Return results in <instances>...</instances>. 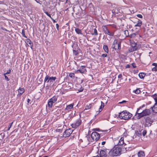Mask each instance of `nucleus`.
<instances>
[{
	"label": "nucleus",
	"mask_w": 157,
	"mask_h": 157,
	"mask_svg": "<svg viewBox=\"0 0 157 157\" xmlns=\"http://www.w3.org/2000/svg\"><path fill=\"white\" fill-rule=\"evenodd\" d=\"M100 157H106L107 156L106 151L104 150L100 151Z\"/></svg>",
	"instance_id": "obj_15"
},
{
	"label": "nucleus",
	"mask_w": 157,
	"mask_h": 157,
	"mask_svg": "<svg viewBox=\"0 0 157 157\" xmlns=\"http://www.w3.org/2000/svg\"><path fill=\"white\" fill-rule=\"evenodd\" d=\"M86 71V69H85V66H81L80 69L77 70L76 72L78 73V72L81 73H84Z\"/></svg>",
	"instance_id": "obj_13"
},
{
	"label": "nucleus",
	"mask_w": 157,
	"mask_h": 157,
	"mask_svg": "<svg viewBox=\"0 0 157 157\" xmlns=\"http://www.w3.org/2000/svg\"><path fill=\"white\" fill-rule=\"evenodd\" d=\"M4 75L5 76V79L7 80V81H9V79L8 78L6 75V74H4Z\"/></svg>",
	"instance_id": "obj_40"
},
{
	"label": "nucleus",
	"mask_w": 157,
	"mask_h": 157,
	"mask_svg": "<svg viewBox=\"0 0 157 157\" xmlns=\"http://www.w3.org/2000/svg\"><path fill=\"white\" fill-rule=\"evenodd\" d=\"M56 79V77H50L48 75H47L45 78L44 82H53V81L55 80Z\"/></svg>",
	"instance_id": "obj_9"
},
{
	"label": "nucleus",
	"mask_w": 157,
	"mask_h": 157,
	"mask_svg": "<svg viewBox=\"0 0 157 157\" xmlns=\"http://www.w3.org/2000/svg\"><path fill=\"white\" fill-rule=\"evenodd\" d=\"M132 66L133 67V68H135L136 67V66L135 65V63H132Z\"/></svg>",
	"instance_id": "obj_47"
},
{
	"label": "nucleus",
	"mask_w": 157,
	"mask_h": 157,
	"mask_svg": "<svg viewBox=\"0 0 157 157\" xmlns=\"http://www.w3.org/2000/svg\"><path fill=\"white\" fill-rule=\"evenodd\" d=\"M137 16L139 18H142L143 17V16L142 15L140 14H138L137 15Z\"/></svg>",
	"instance_id": "obj_44"
},
{
	"label": "nucleus",
	"mask_w": 157,
	"mask_h": 157,
	"mask_svg": "<svg viewBox=\"0 0 157 157\" xmlns=\"http://www.w3.org/2000/svg\"><path fill=\"white\" fill-rule=\"evenodd\" d=\"M72 130L71 129L69 128L66 130L64 132L63 134L61 137H68L72 133Z\"/></svg>",
	"instance_id": "obj_8"
},
{
	"label": "nucleus",
	"mask_w": 157,
	"mask_h": 157,
	"mask_svg": "<svg viewBox=\"0 0 157 157\" xmlns=\"http://www.w3.org/2000/svg\"><path fill=\"white\" fill-rule=\"evenodd\" d=\"M133 92L136 94H139L140 92V90L139 89H137L135 90H134Z\"/></svg>",
	"instance_id": "obj_33"
},
{
	"label": "nucleus",
	"mask_w": 157,
	"mask_h": 157,
	"mask_svg": "<svg viewBox=\"0 0 157 157\" xmlns=\"http://www.w3.org/2000/svg\"><path fill=\"white\" fill-rule=\"evenodd\" d=\"M143 117L149 115L151 113L150 110L148 109H145L143 110L142 112H140Z\"/></svg>",
	"instance_id": "obj_12"
},
{
	"label": "nucleus",
	"mask_w": 157,
	"mask_h": 157,
	"mask_svg": "<svg viewBox=\"0 0 157 157\" xmlns=\"http://www.w3.org/2000/svg\"><path fill=\"white\" fill-rule=\"evenodd\" d=\"M122 77V75L121 74H119L118 76V78H121Z\"/></svg>",
	"instance_id": "obj_50"
},
{
	"label": "nucleus",
	"mask_w": 157,
	"mask_h": 157,
	"mask_svg": "<svg viewBox=\"0 0 157 157\" xmlns=\"http://www.w3.org/2000/svg\"><path fill=\"white\" fill-rule=\"evenodd\" d=\"M120 154L122 153H125L127 150H128V149L126 147H122L121 148H120Z\"/></svg>",
	"instance_id": "obj_17"
},
{
	"label": "nucleus",
	"mask_w": 157,
	"mask_h": 157,
	"mask_svg": "<svg viewBox=\"0 0 157 157\" xmlns=\"http://www.w3.org/2000/svg\"><path fill=\"white\" fill-rule=\"evenodd\" d=\"M149 117H147L146 119L145 124L147 126H150L151 125L152 122L151 121H149Z\"/></svg>",
	"instance_id": "obj_16"
},
{
	"label": "nucleus",
	"mask_w": 157,
	"mask_h": 157,
	"mask_svg": "<svg viewBox=\"0 0 157 157\" xmlns=\"http://www.w3.org/2000/svg\"><path fill=\"white\" fill-rule=\"evenodd\" d=\"M136 34L135 33H132L129 35L128 36L130 37L131 38H132L135 37Z\"/></svg>",
	"instance_id": "obj_35"
},
{
	"label": "nucleus",
	"mask_w": 157,
	"mask_h": 157,
	"mask_svg": "<svg viewBox=\"0 0 157 157\" xmlns=\"http://www.w3.org/2000/svg\"><path fill=\"white\" fill-rule=\"evenodd\" d=\"M10 70L9 71H7L6 73V74H9L10 73Z\"/></svg>",
	"instance_id": "obj_52"
},
{
	"label": "nucleus",
	"mask_w": 157,
	"mask_h": 157,
	"mask_svg": "<svg viewBox=\"0 0 157 157\" xmlns=\"http://www.w3.org/2000/svg\"><path fill=\"white\" fill-rule=\"evenodd\" d=\"M137 49V47H133L131 46L129 49V51L130 52H131L134 51H136Z\"/></svg>",
	"instance_id": "obj_27"
},
{
	"label": "nucleus",
	"mask_w": 157,
	"mask_h": 157,
	"mask_svg": "<svg viewBox=\"0 0 157 157\" xmlns=\"http://www.w3.org/2000/svg\"><path fill=\"white\" fill-rule=\"evenodd\" d=\"M60 137V138H62V137Z\"/></svg>",
	"instance_id": "obj_56"
},
{
	"label": "nucleus",
	"mask_w": 157,
	"mask_h": 157,
	"mask_svg": "<svg viewBox=\"0 0 157 157\" xmlns=\"http://www.w3.org/2000/svg\"><path fill=\"white\" fill-rule=\"evenodd\" d=\"M139 77L140 78H143L144 77L145 75L143 73H140L139 74Z\"/></svg>",
	"instance_id": "obj_31"
},
{
	"label": "nucleus",
	"mask_w": 157,
	"mask_h": 157,
	"mask_svg": "<svg viewBox=\"0 0 157 157\" xmlns=\"http://www.w3.org/2000/svg\"><path fill=\"white\" fill-rule=\"evenodd\" d=\"M58 97L54 96L48 100V105H46V109L47 111L49 112L53 110V104L57 101Z\"/></svg>",
	"instance_id": "obj_1"
},
{
	"label": "nucleus",
	"mask_w": 157,
	"mask_h": 157,
	"mask_svg": "<svg viewBox=\"0 0 157 157\" xmlns=\"http://www.w3.org/2000/svg\"><path fill=\"white\" fill-rule=\"evenodd\" d=\"M73 105H74L73 103L71 104H70V105H67L65 108V109L67 110H68L69 109H72L73 108Z\"/></svg>",
	"instance_id": "obj_20"
},
{
	"label": "nucleus",
	"mask_w": 157,
	"mask_h": 157,
	"mask_svg": "<svg viewBox=\"0 0 157 157\" xmlns=\"http://www.w3.org/2000/svg\"><path fill=\"white\" fill-rule=\"evenodd\" d=\"M56 27H57V29L58 30L59 29V25H58V24H56Z\"/></svg>",
	"instance_id": "obj_51"
},
{
	"label": "nucleus",
	"mask_w": 157,
	"mask_h": 157,
	"mask_svg": "<svg viewBox=\"0 0 157 157\" xmlns=\"http://www.w3.org/2000/svg\"><path fill=\"white\" fill-rule=\"evenodd\" d=\"M142 24V22L140 20H138L137 24L135 25V26H138L140 27Z\"/></svg>",
	"instance_id": "obj_29"
},
{
	"label": "nucleus",
	"mask_w": 157,
	"mask_h": 157,
	"mask_svg": "<svg viewBox=\"0 0 157 157\" xmlns=\"http://www.w3.org/2000/svg\"><path fill=\"white\" fill-rule=\"evenodd\" d=\"M75 31L78 34H82V31L81 29L78 28H76L75 29Z\"/></svg>",
	"instance_id": "obj_30"
},
{
	"label": "nucleus",
	"mask_w": 157,
	"mask_h": 157,
	"mask_svg": "<svg viewBox=\"0 0 157 157\" xmlns=\"http://www.w3.org/2000/svg\"><path fill=\"white\" fill-rule=\"evenodd\" d=\"M26 43H27L28 44H29V46H30L31 48H32V47L33 46V44L32 42L30 39H27L26 41Z\"/></svg>",
	"instance_id": "obj_23"
},
{
	"label": "nucleus",
	"mask_w": 157,
	"mask_h": 157,
	"mask_svg": "<svg viewBox=\"0 0 157 157\" xmlns=\"http://www.w3.org/2000/svg\"><path fill=\"white\" fill-rule=\"evenodd\" d=\"M121 42H118L117 40L115 39L114 41L113 44L112 46V48L114 49L115 50H120L121 48Z\"/></svg>",
	"instance_id": "obj_6"
},
{
	"label": "nucleus",
	"mask_w": 157,
	"mask_h": 157,
	"mask_svg": "<svg viewBox=\"0 0 157 157\" xmlns=\"http://www.w3.org/2000/svg\"><path fill=\"white\" fill-rule=\"evenodd\" d=\"M137 49V47H133L131 46L129 49V51L130 52H131L134 51H136Z\"/></svg>",
	"instance_id": "obj_26"
},
{
	"label": "nucleus",
	"mask_w": 157,
	"mask_h": 157,
	"mask_svg": "<svg viewBox=\"0 0 157 157\" xmlns=\"http://www.w3.org/2000/svg\"><path fill=\"white\" fill-rule=\"evenodd\" d=\"M132 114L126 111H123L119 113V117L122 119L128 120L131 118Z\"/></svg>",
	"instance_id": "obj_2"
},
{
	"label": "nucleus",
	"mask_w": 157,
	"mask_h": 157,
	"mask_svg": "<svg viewBox=\"0 0 157 157\" xmlns=\"http://www.w3.org/2000/svg\"><path fill=\"white\" fill-rule=\"evenodd\" d=\"M131 45L133 47H137L136 46L137 44L134 41L131 42Z\"/></svg>",
	"instance_id": "obj_32"
},
{
	"label": "nucleus",
	"mask_w": 157,
	"mask_h": 157,
	"mask_svg": "<svg viewBox=\"0 0 157 157\" xmlns=\"http://www.w3.org/2000/svg\"><path fill=\"white\" fill-rule=\"evenodd\" d=\"M138 157H144L145 156L144 153V151H140L138 153Z\"/></svg>",
	"instance_id": "obj_22"
},
{
	"label": "nucleus",
	"mask_w": 157,
	"mask_h": 157,
	"mask_svg": "<svg viewBox=\"0 0 157 157\" xmlns=\"http://www.w3.org/2000/svg\"><path fill=\"white\" fill-rule=\"evenodd\" d=\"M45 13L50 18H51V16L50 14H49L48 12H45Z\"/></svg>",
	"instance_id": "obj_45"
},
{
	"label": "nucleus",
	"mask_w": 157,
	"mask_h": 157,
	"mask_svg": "<svg viewBox=\"0 0 157 157\" xmlns=\"http://www.w3.org/2000/svg\"><path fill=\"white\" fill-rule=\"evenodd\" d=\"M21 33L23 36L25 37V38H26V37L25 35L24 31L23 30H22V31Z\"/></svg>",
	"instance_id": "obj_41"
},
{
	"label": "nucleus",
	"mask_w": 157,
	"mask_h": 157,
	"mask_svg": "<svg viewBox=\"0 0 157 157\" xmlns=\"http://www.w3.org/2000/svg\"><path fill=\"white\" fill-rule=\"evenodd\" d=\"M104 33L110 36H112L114 35V33L113 32H110L105 26L102 27Z\"/></svg>",
	"instance_id": "obj_11"
},
{
	"label": "nucleus",
	"mask_w": 157,
	"mask_h": 157,
	"mask_svg": "<svg viewBox=\"0 0 157 157\" xmlns=\"http://www.w3.org/2000/svg\"><path fill=\"white\" fill-rule=\"evenodd\" d=\"M130 67V65H129V64L127 65L125 67L126 68H129Z\"/></svg>",
	"instance_id": "obj_49"
},
{
	"label": "nucleus",
	"mask_w": 157,
	"mask_h": 157,
	"mask_svg": "<svg viewBox=\"0 0 157 157\" xmlns=\"http://www.w3.org/2000/svg\"><path fill=\"white\" fill-rule=\"evenodd\" d=\"M124 34L125 35V36H128L129 35V33L128 31V30H125L124 31Z\"/></svg>",
	"instance_id": "obj_34"
},
{
	"label": "nucleus",
	"mask_w": 157,
	"mask_h": 157,
	"mask_svg": "<svg viewBox=\"0 0 157 157\" xmlns=\"http://www.w3.org/2000/svg\"><path fill=\"white\" fill-rule=\"evenodd\" d=\"M101 105L99 108V112H101L102 111V109H103V108L104 106V103L102 101H101Z\"/></svg>",
	"instance_id": "obj_28"
},
{
	"label": "nucleus",
	"mask_w": 157,
	"mask_h": 157,
	"mask_svg": "<svg viewBox=\"0 0 157 157\" xmlns=\"http://www.w3.org/2000/svg\"><path fill=\"white\" fill-rule=\"evenodd\" d=\"M91 137L92 140H91V138L90 137L88 138L87 137V140L89 142H92L94 140H98L100 139V135L98 133L94 132L91 133Z\"/></svg>",
	"instance_id": "obj_4"
},
{
	"label": "nucleus",
	"mask_w": 157,
	"mask_h": 157,
	"mask_svg": "<svg viewBox=\"0 0 157 157\" xmlns=\"http://www.w3.org/2000/svg\"><path fill=\"white\" fill-rule=\"evenodd\" d=\"M107 56V54H102V56L103 57H106Z\"/></svg>",
	"instance_id": "obj_48"
},
{
	"label": "nucleus",
	"mask_w": 157,
	"mask_h": 157,
	"mask_svg": "<svg viewBox=\"0 0 157 157\" xmlns=\"http://www.w3.org/2000/svg\"><path fill=\"white\" fill-rule=\"evenodd\" d=\"M92 104H90L89 105H87L86 106L85 109L84 110V111L85 112L86 111L91 109L92 106Z\"/></svg>",
	"instance_id": "obj_21"
},
{
	"label": "nucleus",
	"mask_w": 157,
	"mask_h": 157,
	"mask_svg": "<svg viewBox=\"0 0 157 157\" xmlns=\"http://www.w3.org/2000/svg\"><path fill=\"white\" fill-rule=\"evenodd\" d=\"M120 151V147H114L109 152V153L112 156H117L121 155Z\"/></svg>",
	"instance_id": "obj_3"
},
{
	"label": "nucleus",
	"mask_w": 157,
	"mask_h": 157,
	"mask_svg": "<svg viewBox=\"0 0 157 157\" xmlns=\"http://www.w3.org/2000/svg\"><path fill=\"white\" fill-rule=\"evenodd\" d=\"M126 137H124V136L121 137L119 140L118 145H122L124 144V145H126L129 144L128 141L126 140Z\"/></svg>",
	"instance_id": "obj_7"
},
{
	"label": "nucleus",
	"mask_w": 157,
	"mask_h": 157,
	"mask_svg": "<svg viewBox=\"0 0 157 157\" xmlns=\"http://www.w3.org/2000/svg\"><path fill=\"white\" fill-rule=\"evenodd\" d=\"M18 95L21 96L24 92V89L23 88H19L18 90Z\"/></svg>",
	"instance_id": "obj_18"
},
{
	"label": "nucleus",
	"mask_w": 157,
	"mask_h": 157,
	"mask_svg": "<svg viewBox=\"0 0 157 157\" xmlns=\"http://www.w3.org/2000/svg\"><path fill=\"white\" fill-rule=\"evenodd\" d=\"M145 106L144 105H143L141 106L139 108L137 109L136 112L137 113H140V112H141L143 110V108Z\"/></svg>",
	"instance_id": "obj_19"
},
{
	"label": "nucleus",
	"mask_w": 157,
	"mask_h": 157,
	"mask_svg": "<svg viewBox=\"0 0 157 157\" xmlns=\"http://www.w3.org/2000/svg\"><path fill=\"white\" fill-rule=\"evenodd\" d=\"M69 76L71 78H73L75 77V74L74 73H71L69 74Z\"/></svg>",
	"instance_id": "obj_37"
},
{
	"label": "nucleus",
	"mask_w": 157,
	"mask_h": 157,
	"mask_svg": "<svg viewBox=\"0 0 157 157\" xmlns=\"http://www.w3.org/2000/svg\"><path fill=\"white\" fill-rule=\"evenodd\" d=\"M73 53L75 56H76L77 55L78 53L77 51H76L75 50H73Z\"/></svg>",
	"instance_id": "obj_43"
},
{
	"label": "nucleus",
	"mask_w": 157,
	"mask_h": 157,
	"mask_svg": "<svg viewBox=\"0 0 157 157\" xmlns=\"http://www.w3.org/2000/svg\"><path fill=\"white\" fill-rule=\"evenodd\" d=\"M155 102V104L152 107H151L152 111L155 113H157V94H155L151 96Z\"/></svg>",
	"instance_id": "obj_5"
},
{
	"label": "nucleus",
	"mask_w": 157,
	"mask_h": 157,
	"mask_svg": "<svg viewBox=\"0 0 157 157\" xmlns=\"http://www.w3.org/2000/svg\"><path fill=\"white\" fill-rule=\"evenodd\" d=\"M103 48L104 51L106 53H108L109 52V50L108 47L106 45H105L103 46Z\"/></svg>",
	"instance_id": "obj_25"
},
{
	"label": "nucleus",
	"mask_w": 157,
	"mask_h": 157,
	"mask_svg": "<svg viewBox=\"0 0 157 157\" xmlns=\"http://www.w3.org/2000/svg\"><path fill=\"white\" fill-rule=\"evenodd\" d=\"M93 157H99V156L98 155H97V156H93Z\"/></svg>",
	"instance_id": "obj_55"
},
{
	"label": "nucleus",
	"mask_w": 157,
	"mask_h": 157,
	"mask_svg": "<svg viewBox=\"0 0 157 157\" xmlns=\"http://www.w3.org/2000/svg\"><path fill=\"white\" fill-rule=\"evenodd\" d=\"M126 102V101L124 100V101H122L120 102L119 103H120V104H123V103H125Z\"/></svg>",
	"instance_id": "obj_46"
},
{
	"label": "nucleus",
	"mask_w": 157,
	"mask_h": 157,
	"mask_svg": "<svg viewBox=\"0 0 157 157\" xmlns=\"http://www.w3.org/2000/svg\"><path fill=\"white\" fill-rule=\"evenodd\" d=\"M30 101V100L29 99H28V100H27L28 102L29 103Z\"/></svg>",
	"instance_id": "obj_54"
},
{
	"label": "nucleus",
	"mask_w": 157,
	"mask_h": 157,
	"mask_svg": "<svg viewBox=\"0 0 157 157\" xmlns=\"http://www.w3.org/2000/svg\"><path fill=\"white\" fill-rule=\"evenodd\" d=\"M136 135L139 136H140L141 135V132L140 131H137V132H136Z\"/></svg>",
	"instance_id": "obj_36"
},
{
	"label": "nucleus",
	"mask_w": 157,
	"mask_h": 157,
	"mask_svg": "<svg viewBox=\"0 0 157 157\" xmlns=\"http://www.w3.org/2000/svg\"><path fill=\"white\" fill-rule=\"evenodd\" d=\"M152 65L155 66V67L152 68V71H156L157 70V63H152Z\"/></svg>",
	"instance_id": "obj_24"
},
{
	"label": "nucleus",
	"mask_w": 157,
	"mask_h": 157,
	"mask_svg": "<svg viewBox=\"0 0 157 157\" xmlns=\"http://www.w3.org/2000/svg\"><path fill=\"white\" fill-rule=\"evenodd\" d=\"M105 141H103L102 142L101 144L102 145H104L105 144Z\"/></svg>",
	"instance_id": "obj_53"
},
{
	"label": "nucleus",
	"mask_w": 157,
	"mask_h": 157,
	"mask_svg": "<svg viewBox=\"0 0 157 157\" xmlns=\"http://www.w3.org/2000/svg\"><path fill=\"white\" fill-rule=\"evenodd\" d=\"M92 35H98L97 31V30L96 29H94V33L92 34Z\"/></svg>",
	"instance_id": "obj_38"
},
{
	"label": "nucleus",
	"mask_w": 157,
	"mask_h": 157,
	"mask_svg": "<svg viewBox=\"0 0 157 157\" xmlns=\"http://www.w3.org/2000/svg\"><path fill=\"white\" fill-rule=\"evenodd\" d=\"M142 117H143L140 112L137 113L136 112L134 117V119L138 120Z\"/></svg>",
	"instance_id": "obj_14"
},
{
	"label": "nucleus",
	"mask_w": 157,
	"mask_h": 157,
	"mask_svg": "<svg viewBox=\"0 0 157 157\" xmlns=\"http://www.w3.org/2000/svg\"><path fill=\"white\" fill-rule=\"evenodd\" d=\"M13 123V122H11L10 124L9 125V126L8 129H7V131H9L10 130V128L12 126V124Z\"/></svg>",
	"instance_id": "obj_39"
},
{
	"label": "nucleus",
	"mask_w": 157,
	"mask_h": 157,
	"mask_svg": "<svg viewBox=\"0 0 157 157\" xmlns=\"http://www.w3.org/2000/svg\"><path fill=\"white\" fill-rule=\"evenodd\" d=\"M147 133V131L146 130H144L142 132V134L144 136Z\"/></svg>",
	"instance_id": "obj_42"
},
{
	"label": "nucleus",
	"mask_w": 157,
	"mask_h": 157,
	"mask_svg": "<svg viewBox=\"0 0 157 157\" xmlns=\"http://www.w3.org/2000/svg\"><path fill=\"white\" fill-rule=\"evenodd\" d=\"M81 122V121L80 119H78L76 121L72 124L71 125L72 128H76L80 125Z\"/></svg>",
	"instance_id": "obj_10"
}]
</instances>
